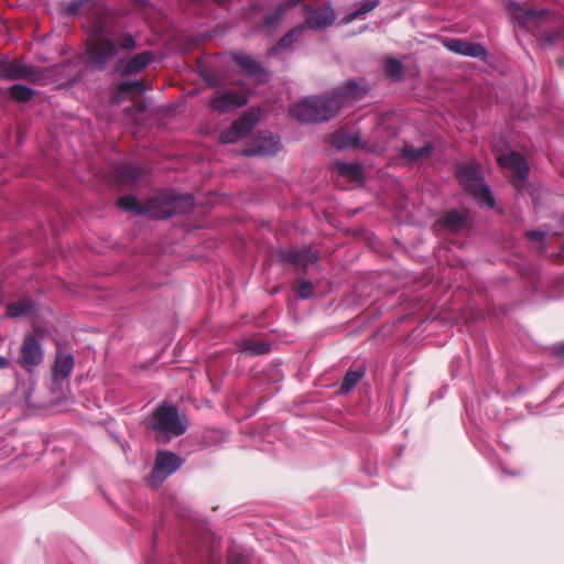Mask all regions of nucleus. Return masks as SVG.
I'll return each instance as SVG.
<instances>
[{
    "label": "nucleus",
    "mask_w": 564,
    "mask_h": 564,
    "mask_svg": "<svg viewBox=\"0 0 564 564\" xmlns=\"http://www.w3.org/2000/svg\"><path fill=\"white\" fill-rule=\"evenodd\" d=\"M360 141V133H350L347 131H337L332 137V145L337 150L357 148Z\"/></svg>",
    "instance_id": "obj_21"
},
{
    "label": "nucleus",
    "mask_w": 564,
    "mask_h": 564,
    "mask_svg": "<svg viewBox=\"0 0 564 564\" xmlns=\"http://www.w3.org/2000/svg\"><path fill=\"white\" fill-rule=\"evenodd\" d=\"M432 145L430 143H425L423 147L414 148L411 144H405L402 148V154L410 161H417L422 158H427L432 152Z\"/></svg>",
    "instance_id": "obj_29"
},
{
    "label": "nucleus",
    "mask_w": 564,
    "mask_h": 564,
    "mask_svg": "<svg viewBox=\"0 0 564 564\" xmlns=\"http://www.w3.org/2000/svg\"><path fill=\"white\" fill-rule=\"evenodd\" d=\"M80 10L91 19V31L87 39L88 61L95 69L102 70L118 55L116 43L104 35L106 28L104 8L99 6V0H76L67 6V12L70 14H76Z\"/></svg>",
    "instance_id": "obj_1"
},
{
    "label": "nucleus",
    "mask_w": 564,
    "mask_h": 564,
    "mask_svg": "<svg viewBox=\"0 0 564 564\" xmlns=\"http://www.w3.org/2000/svg\"><path fill=\"white\" fill-rule=\"evenodd\" d=\"M10 94L17 101L26 102L32 99L34 91L25 85L15 84L10 87Z\"/></svg>",
    "instance_id": "obj_33"
},
{
    "label": "nucleus",
    "mask_w": 564,
    "mask_h": 564,
    "mask_svg": "<svg viewBox=\"0 0 564 564\" xmlns=\"http://www.w3.org/2000/svg\"><path fill=\"white\" fill-rule=\"evenodd\" d=\"M367 95V88L355 80H347L344 85L334 91V99H337L340 109L349 106Z\"/></svg>",
    "instance_id": "obj_12"
},
{
    "label": "nucleus",
    "mask_w": 564,
    "mask_h": 564,
    "mask_svg": "<svg viewBox=\"0 0 564 564\" xmlns=\"http://www.w3.org/2000/svg\"><path fill=\"white\" fill-rule=\"evenodd\" d=\"M527 237L530 240H532V241L541 243V246L538 247L539 249L543 248V242H544V239H545V232H543V231H529V232H527Z\"/></svg>",
    "instance_id": "obj_40"
},
{
    "label": "nucleus",
    "mask_w": 564,
    "mask_h": 564,
    "mask_svg": "<svg viewBox=\"0 0 564 564\" xmlns=\"http://www.w3.org/2000/svg\"><path fill=\"white\" fill-rule=\"evenodd\" d=\"M280 138L269 131L259 132L252 143L242 151L245 156L273 155L279 151Z\"/></svg>",
    "instance_id": "obj_9"
},
{
    "label": "nucleus",
    "mask_w": 564,
    "mask_h": 564,
    "mask_svg": "<svg viewBox=\"0 0 564 564\" xmlns=\"http://www.w3.org/2000/svg\"><path fill=\"white\" fill-rule=\"evenodd\" d=\"M183 465V459L169 451L158 452L155 464L151 470L149 480L152 485H161L169 476Z\"/></svg>",
    "instance_id": "obj_7"
},
{
    "label": "nucleus",
    "mask_w": 564,
    "mask_h": 564,
    "mask_svg": "<svg viewBox=\"0 0 564 564\" xmlns=\"http://www.w3.org/2000/svg\"><path fill=\"white\" fill-rule=\"evenodd\" d=\"M297 293L302 299H308L313 294V284L310 281H301Z\"/></svg>",
    "instance_id": "obj_38"
},
{
    "label": "nucleus",
    "mask_w": 564,
    "mask_h": 564,
    "mask_svg": "<svg viewBox=\"0 0 564 564\" xmlns=\"http://www.w3.org/2000/svg\"><path fill=\"white\" fill-rule=\"evenodd\" d=\"M172 207L175 209V215L177 214H187L194 207V198L193 196L186 195H176L172 193Z\"/></svg>",
    "instance_id": "obj_28"
},
{
    "label": "nucleus",
    "mask_w": 564,
    "mask_h": 564,
    "mask_svg": "<svg viewBox=\"0 0 564 564\" xmlns=\"http://www.w3.org/2000/svg\"><path fill=\"white\" fill-rule=\"evenodd\" d=\"M227 564H249V560L240 552L231 551Z\"/></svg>",
    "instance_id": "obj_39"
},
{
    "label": "nucleus",
    "mask_w": 564,
    "mask_h": 564,
    "mask_svg": "<svg viewBox=\"0 0 564 564\" xmlns=\"http://www.w3.org/2000/svg\"><path fill=\"white\" fill-rule=\"evenodd\" d=\"M44 360L41 340L34 334H26L20 347L18 364L28 372H32Z\"/></svg>",
    "instance_id": "obj_6"
},
{
    "label": "nucleus",
    "mask_w": 564,
    "mask_h": 564,
    "mask_svg": "<svg viewBox=\"0 0 564 564\" xmlns=\"http://www.w3.org/2000/svg\"><path fill=\"white\" fill-rule=\"evenodd\" d=\"M232 59L250 76H260L264 74V69L259 62L248 54L234 53Z\"/></svg>",
    "instance_id": "obj_20"
},
{
    "label": "nucleus",
    "mask_w": 564,
    "mask_h": 564,
    "mask_svg": "<svg viewBox=\"0 0 564 564\" xmlns=\"http://www.w3.org/2000/svg\"><path fill=\"white\" fill-rule=\"evenodd\" d=\"M340 105L334 97H306L290 108L293 118L301 122H323L334 118Z\"/></svg>",
    "instance_id": "obj_2"
},
{
    "label": "nucleus",
    "mask_w": 564,
    "mask_h": 564,
    "mask_svg": "<svg viewBox=\"0 0 564 564\" xmlns=\"http://www.w3.org/2000/svg\"><path fill=\"white\" fill-rule=\"evenodd\" d=\"M304 0H288V3L286 4H279L272 13L268 14L264 19V24L267 26H273L275 25L276 23H279L288 9L290 8H294L296 7L297 4H300L301 2H303Z\"/></svg>",
    "instance_id": "obj_26"
},
{
    "label": "nucleus",
    "mask_w": 564,
    "mask_h": 564,
    "mask_svg": "<svg viewBox=\"0 0 564 564\" xmlns=\"http://www.w3.org/2000/svg\"><path fill=\"white\" fill-rule=\"evenodd\" d=\"M304 31H305V25L301 24V25H297L296 28H294L293 30H291L290 32H288L278 42V44L274 47H272V50L270 51V55H274V54H276L280 51H284V50L291 48L292 44L299 37H301V35L304 33Z\"/></svg>",
    "instance_id": "obj_25"
},
{
    "label": "nucleus",
    "mask_w": 564,
    "mask_h": 564,
    "mask_svg": "<svg viewBox=\"0 0 564 564\" xmlns=\"http://www.w3.org/2000/svg\"><path fill=\"white\" fill-rule=\"evenodd\" d=\"M334 167L339 175L345 176L350 181L359 182L362 180V167L358 163L337 161L334 163Z\"/></svg>",
    "instance_id": "obj_24"
},
{
    "label": "nucleus",
    "mask_w": 564,
    "mask_h": 564,
    "mask_svg": "<svg viewBox=\"0 0 564 564\" xmlns=\"http://www.w3.org/2000/svg\"><path fill=\"white\" fill-rule=\"evenodd\" d=\"M364 376L365 369L362 368L347 371L343 379L340 391L348 393L357 386V383L361 380Z\"/></svg>",
    "instance_id": "obj_30"
},
{
    "label": "nucleus",
    "mask_w": 564,
    "mask_h": 564,
    "mask_svg": "<svg viewBox=\"0 0 564 564\" xmlns=\"http://www.w3.org/2000/svg\"><path fill=\"white\" fill-rule=\"evenodd\" d=\"M152 58L153 54L150 51H145L133 56L122 67H120V64L122 63V61H120L117 65V69H120L123 76L138 74L151 63Z\"/></svg>",
    "instance_id": "obj_18"
},
{
    "label": "nucleus",
    "mask_w": 564,
    "mask_h": 564,
    "mask_svg": "<svg viewBox=\"0 0 564 564\" xmlns=\"http://www.w3.org/2000/svg\"><path fill=\"white\" fill-rule=\"evenodd\" d=\"M187 425L186 416L173 404H163L153 412L151 427L158 440L177 437L186 432Z\"/></svg>",
    "instance_id": "obj_3"
},
{
    "label": "nucleus",
    "mask_w": 564,
    "mask_h": 564,
    "mask_svg": "<svg viewBox=\"0 0 564 564\" xmlns=\"http://www.w3.org/2000/svg\"><path fill=\"white\" fill-rule=\"evenodd\" d=\"M131 89H137V90L143 93L144 91L143 83L141 80H130V82H124L120 85V90L122 93H128Z\"/></svg>",
    "instance_id": "obj_37"
},
{
    "label": "nucleus",
    "mask_w": 564,
    "mask_h": 564,
    "mask_svg": "<svg viewBox=\"0 0 564 564\" xmlns=\"http://www.w3.org/2000/svg\"><path fill=\"white\" fill-rule=\"evenodd\" d=\"M443 227L449 231L456 232L462 229L465 224V217L457 210L446 213L442 217Z\"/></svg>",
    "instance_id": "obj_27"
},
{
    "label": "nucleus",
    "mask_w": 564,
    "mask_h": 564,
    "mask_svg": "<svg viewBox=\"0 0 564 564\" xmlns=\"http://www.w3.org/2000/svg\"><path fill=\"white\" fill-rule=\"evenodd\" d=\"M113 176L123 184H133L141 180L144 170L131 163H118L113 166Z\"/></svg>",
    "instance_id": "obj_16"
},
{
    "label": "nucleus",
    "mask_w": 564,
    "mask_h": 564,
    "mask_svg": "<svg viewBox=\"0 0 564 564\" xmlns=\"http://www.w3.org/2000/svg\"><path fill=\"white\" fill-rule=\"evenodd\" d=\"M444 46L453 53L470 56L481 57L486 56V48L479 43L466 42L459 39H446L443 41Z\"/></svg>",
    "instance_id": "obj_15"
},
{
    "label": "nucleus",
    "mask_w": 564,
    "mask_h": 564,
    "mask_svg": "<svg viewBox=\"0 0 564 564\" xmlns=\"http://www.w3.org/2000/svg\"><path fill=\"white\" fill-rule=\"evenodd\" d=\"M75 360L70 354L57 352L54 365L52 367V375L55 381L65 380L73 372Z\"/></svg>",
    "instance_id": "obj_19"
},
{
    "label": "nucleus",
    "mask_w": 564,
    "mask_h": 564,
    "mask_svg": "<svg viewBox=\"0 0 564 564\" xmlns=\"http://www.w3.org/2000/svg\"><path fill=\"white\" fill-rule=\"evenodd\" d=\"M498 163L501 167L511 170L516 174L513 185L518 192H522L528 186L529 164L524 156L518 152H511L505 155H498Z\"/></svg>",
    "instance_id": "obj_8"
},
{
    "label": "nucleus",
    "mask_w": 564,
    "mask_h": 564,
    "mask_svg": "<svg viewBox=\"0 0 564 564\" xmlns=\"http://www.w3.org/2000/svg\"><path fill=\"white\" fill-rule=\"evenodd\" d=\"M380 3V0H366L358 8L357 12L361 17L375 10Z\"/></svg>",
    "instance_id": "obj_36"
},
{
    "label": "nucleus",
    "mask_w": 564,
    "mask_h": 564,
    "mask_svg": "<svg viewBox=\"0 0 564 564\" xmlns=\"http://www.w3.org/2000/svg\"><path fill=\"white\" fill-rule=\"evenodd\" d=\"M545 41L551 42V39L549 37V35H545Z\"/></svg>",
    "instance_id": "obj_44"
},
{
    "label": "nucleus",
    "mask_w": 564,
    "mask_h": 564,
    "mask_svg": "<svg viewBox=\"0 0 564 564\" xmlns=\"http://www.w3.org/2000/svg\"><path fill=\"white\" fill-rule=\"evenodd\" d=\"M456 176L460 185L479 203L489 208L495 207V198L489 186L484 183L479 171L474 165L460 164L457 166Z\"/></svg>",
    "instance_id": "obj_4"
},
{
    "label": "nucleus",
    "mask_w": 564,
    "mask_h": 564,
    "mask_svg": "<svg viewBox=\"0 0 564 564\" xmlns=\"http://www.w3.org/2000/svg\"><path fill=\"white\" fill-rule=\"evenodd\" d=\"M384 73L388 77L400 80L403 77V65L394 57H387L384 59Z\"/></svg>",
    "instance_id": "obj_31"
},
{
    "label": "nucleus",
    "mask_w": 564,
    "mask_h": 564,
    "mask_svg": "<svg viewBox=\"0 0 564 564\" xmlns=\"http://www.w3.org/2000/svg\"><path fill=\"white\" fill-rule=\"evenodd\" d=\"M558 355H564V345L558 348Z\"/></svg>",
    "instance_id": "obj_43"
},
{
    "label": "nucleus",
    "mask_w": 564,
    "mask_h": 564,
    "mask_svg": "<svg viewBox=\"0 0 564 564\" xmlns=\"http://www.w3.org/2000/svg\"><path fill=\"white\" fill-rule=\"evenodd\" d=\"M304 14H305V29H312V30H323L326 29L335 22L336 14L335 10L330 4L318 9L313 10L311 7L305 6L304 7Z\"/></svg>",
    "instance_id": "obj_10"
},
{
    "label": "nucleus",
    "mask_w": 564,
    "mask_h": 564,
    "mask_svg": "<svg viewBox=\"0 0 564 564\" xmlns=\"http://www.w3.org/2000/svg\"><path fill=\"white\" fill-rule=\"evenodd\" d=\"M118 207L126 212H134L139 215L145 214V206H141L138 199L132 195H124L119 198Z\"/></svg>",
    "instance_id": "obj_32"
},
{
    "label": "nucleus",
    "mask_w": 564,
    "mask_h": 564,
    "mask_svg": "<svg viewBox=\"0 0 564 564\" xmlns=\"http://www.w3.org/2000/svg\"><path fill=\"white\" fill-rule=\"evenodd\" d=\"M545 13V10L524 9L519 6L513 8L514 19L523 26H530Z\"/></svg>",
    "instance_id": "obj_23"
},
{
    "label": "nucleus",
    "mask_w": 564,
    "mask_h": 564,
    "mask_svg": "<svg viewBox=\"0 0 564 564\" xmlns=\"http://www.w3.org/2000/svg\"><path fill=\"white\" fill-rule=\"evenodd\" d=\"M270 348L271 347L269 343L260 341L249 344L245 350L251 352L252 355H264L270 351Z\"/></svg>",
    "instance_id": "obj_35"
},
{
    "label": "nucleus",
    "mask_w": 564,
    "mask_h": 564,
    "mask_svg": "<svg viewBox=\"0 0 564 564\" xmlns=\"http://www.w3.org/2000/svg\"><path fill=\"white\" fill-rule=\"evenodd\" d=\"M280 256L283 261L293 263L299 267H307L308 264L318 262V256L311 253V251L306 248L284 250Z\"/></svg>",
    "instance_id": "obj_17"
},
{
    "label": "nucleus",
    "mask_w": 564,
    "mask_h": 564,
    "mask_svg": "<svg viewBox=\"0 0 564 564\" xmlns=\"http://www.w3.org/2000/svg\"><path fill=\"white\" fill-rule=\"evenodd\" d=\"M34 303L30 299H21L12 302L7 306V315L9 317H24L33 313Z\"/></svg>",
    "instance_id": "obj_22"
},
{
    "label": "nucleus",
    "mask_w": 564,
    "mask_h": 564,
    "mask_svg": "<svg viewBox=\"0 0 564 564\" xmlns=\"http://www.w3.org/2000/svg\"><path fill=\"white\" fill-rule=\"evenodd\" d=\"M35 75L32 66L24 65L15 59L0 62V78L14 80V79H30Z\"/></svg>",
    "instance_id": "obj_14"
},
{
    "label": "nucleus",
    "mask_w": 564,
    "mask_h": 564,
    "mask_svg": "<svg viewBox=\"0 0 564 564\" xmlns=\"http://www.w3.org/2000/svg\"><path fill=\"white\" fill-rule=\"evenodd\" d=\"M259 116V110L254 108L245 111L237 120H235L227 129L220 133V142L235 143L247 137L248 133L258 123Z\"/></svg>",
    "instance_id": "obj_5"
},
{
    "label": "nucleus",
    "mask_w": 564,
    "mask_h": 564,
    "mask_svg": "<svg viewBox=\"0 0 564 564\" xmlns=\"http://www.w3.org/2000/svg\"><path fill=\"white\" fill-rule=\"evenodd\" d=\"M359 18H360V15H359V14H358V12L355 10V11H352V12L348 13L347 15H345V17L341 19L340 23H341V24H349V23H351L352 21H355V20H357V19H359Z\"/></svg>",
    "instance_id": "obj_41"
},
{
    "label": "nucleus",
    "mask_w": 564,
    "mask_h": 564,
    "mask_svg": "<svg viewBox=\"0 0 564 564\" xmlns=\"http://www.w3.org/2000/svg\"><path fill=\"white\" fill-rule=\"evenodd\" d=\"M10 366V360L7 357L0 356V369L8 368Z\"/></svg>",
    "instance_id": "obj_42"
},
{
    "label": "nucleus",
    "mask_w": 564,
    "mask_h": 564,
    "mask_svg": "<svg viewBox=\"0 0 564 564\" xmlns=\"http://www.w3.org/2000/svg\"><path fill=\"white\" fill-rule=\"evenodd\" d=\"M172 193L162 194L151 198L145 205V214L153 218L165 219L175 215L172 207Z\"/></svg>",
    "instance_id": "obj_13"
},
{
    "label": "nucleus",
    "mask_w": 564,
    "mask_h": 564,
    "mask_svg": "<svg viewBox=\"0 0 564 564\" xmlns=\"http://www.w3.org/2000/svg\"><path fill=\"white\" fill-rule=\"evenodd\" d=\"M248 96L236 91H226L210 100L209 107L218 113H226L248 102Z\"/></svg>",
    "instance_id": "obj_11"
},
{
    "label": "nucleus",
    "mask_w": 564,
    "mask_h": 564,
    "mask_svg": "<svg viewBox=\"0 0 564 564\" xmlns=\"http://www.w3.org/2000/svg\"><path fill=\"white\" fill-rule=\"evenodd\" d=\"M118 44L124 51H133L137 47V41L130 33L121 34Z\"/></svg>",
    "instance_id": "obj_34"
}]
</instances>
